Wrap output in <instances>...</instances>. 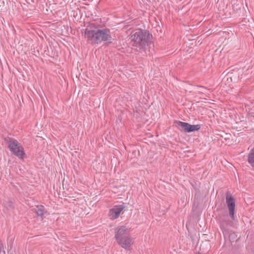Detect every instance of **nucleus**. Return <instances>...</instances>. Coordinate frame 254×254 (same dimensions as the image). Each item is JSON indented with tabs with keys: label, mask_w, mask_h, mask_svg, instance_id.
I'll return each mask as SVG.
<instances>
[{
	"label": "nucleus",
	"mask_w": 254,
	"mask_h": 254,
	"mask_svg": "<svg viewBox=\"0 0 254 254\" xmlns=\"http://www.w3.org/2000/svg\"><path fill=\"white\" fill-rule=\"evenodd\" d=\"M84 36L87 41L92 45L99 44L105 41L111 43L112 40L109 29H101L95 23H91L86 27Z\"/></svg>",
	"instance_id": "1"
},
{
	"label": "nucleus",
	"mask_w": 254,
	"mask_h": 254,
	"mask_svg": "<svg viewBox=\"0 0 254 254\" xmlns=\"http://www.w3.org/2000/svg\"><path fill=\"white\" fill-rule=\"evenodd\" d=\"M151 37L148 31L139 29L130 37L132 49L138 53L145 52Z\"/></svg>",
	"instance_id": "2"
},
{
	"label": "nucleus",
	"mask_w": 254,
	"mask_h": 254,
	"mask_svg": "<svg viewBox=\"0 0 254 254\" xmlns=\"http://www.w3.org/2000/svg\"><path fill=\"white\" fill-rule=\"evenodd\" d=\"M115 238L118 244L126 250H130L133 243L129 235V230L126 226H121L116 228Z\"/></svg>",
	"instance_id": "3"
},
{
	"label": "nucleus",
	"mask_w": 254,
	"mask_h": 254,
	"mask_svg": "<svg viewBox=\"0 0 254 254\" xmlns=\"http://www.w3.org/2000/svg\"><path fill=\"white\" fill-rule=\"evenodd\" d=\"M4 141L8 144L11 152L19 158H22L25 155L24 149L16 140L8 137L4 138Z\"/></svg>",
	"instance_id": "4"
},
{
	"label": "nucleus",
	"mask_w": 254,
	"mask_h": 254,
	"mask_svg": "<svg viewBox=\"0 0 254 254\" xmlns=\"http://www.w3.org/2000/svg\"><path fill=\"white\" fill-rule=\"evenodd\" d=\"M226 202L229 210V215L231 218L232 220H235V200L231 194L227 193Z\"/></svg>",
	"instance_id": "5"
},
{
	"label": "nucleus",
	"mask_w": 254,
	"mask_h": 254,
	"mask_svg": "<svg viewBox=\"0 0 254 254\" xmlns=\"http://www.w3.org/2000/svg\"><path fill=\"white\" fill-rule=\"evenodd\" d=\"M175 123L179 127H181L186 132H190L198 130L200 127L199 125H191L188 123L183 122L179 121H176Z\"/></svg>",
	"instance_id": "6"
},
{
	"label": "nucleus",
	"mask_w": 254,
	"mask_h": 254,
	"mask_svg": "<svg viewBox=\"0 0 254 254\" xmlns=\"http://www.w3.org/2000/svg\"><path fill=\"white\" fill-rule=\"evenodd\" d=\"M125 208L124 205H115L110 210L109 216L112 219H115L119 217L121 211Z\"/></svg>",
	"instance_id": "7"
},
{
	"label": "nucleus",
	"mask_w": 254,
	"mask_h": 254,
	"mask_svg": "<svg viewBox=\"0 0 254 254\" xmlns=\"http://www.w3.org/2000/svg\"><path fill=\"white\" fill-rule=\"evenodd\" d=\"M33 211L36 213L38 216L40 217L42 219L45 217V215L49 214L47 210L43 205L36 206V207L33 208Z\"/></svg>",
	"instance_id": "8"
},
{
	"label": "nucleus",
	"mask_w": 254,
	"mask_h": 254,
	"mask_svg": "<svg viewBox=\"0 0 254 254\" xmlns=\"http://www.w3.org/2000/svg\"><path fill=\"white\" fill-rule=\"evenodd\" d=\"M4 207L7 210H11L14 208L13 202L10 200H4L3 203Z\"/></svg>",
	"instance_id": "9"
},
{
	"label": "nucleus",
	"mask_w": 254,
	"mask_h": 254,
	"mask_svg": "<svg viewBox=\"0 0 254 254\" xmlns=\"http://www.w3.org/2000/svg\"><path fill=\"white\" fill-rule=\"evenodd\" d=\"M248 161L252 166L254 165V148L251 150L248 155Z\"/></svg>",
	"instance_id": "10"
},
{
	"label": "nucleus",
	"mask_w": 254,
	"mask_h": 254,
	"mask_svg": "<svg viewBox=\"0 0 254 254\" xmlns=\"http://www.w3.org/2000/svg\"><path fill=\"white\" fill-rule=\"evenodd\" d=\"M228 238L233 246V243L235 242L236 240L238 239L237 235L235 233H230L228 235Z\"/></svg>",
	"instance_id": "11"
},
{
	"label": "nucleus",
	"mask_w": 254,
	"mask_h": 254,
	"mask_svg": "<svg viewBox=\"0 0 254 254\" xmlns=\"http://www.w3.org/2000/svg\"><path fill=\"white\" fill-rule=\"evenodd\" d=\"M197 87L199 89L197 91L198 92V94H205V93H207L205 91V90L209 91L210 92H211L212 91L210 90V89H206L205 87L202 86H197Z\"/></svg>",
	"instance_id": "12"
},
{
	"label": "nucleus",
	"mask_w": 254,
	"mask_h": 254,
	"mask_svg": "<svg viewBox=\"0 0 254 254\" xmlns=\"http://www.w3.org/2000/svg\"><path fill=\"white\" fill-rule=\"evenodd\" d=\"M220 227L221 228V230H222V232L223 233V234L224 235V237H226L228 235L227 231L226 230V228L225 226V225L223 224L222 223H221L220 224Z\"/></svg>",
	"instance_id": "13"
},
{
	"label": "nucleus",
	"mask_w": 254,
	"mask_h": 254,
	"mask_svg": "<svg viewBox=\"0 0 254 254\" xmlns=\"http://www.w3.org/2000/svg\"><path fill=\"white\" fill-rule=\"evenodd\" d=\"M233 254H243L242 253L241 249L238 250V249H237L236 245H233Z\"/></svg>",
	"instance_id": "14"
},
{
	"label": "nucleus",
	"mask_w": 254,
	"mask_h": 254,
	"mask_svg": "<svg viewBox=\"0 0 254 254\" xmlns=\"http://www.w3.org/2000/svg\"><path fill=\"white\" fill-rule=\"evenodd\" d=\"M240 238H238L236 240V242H235V244L234 245H236V248H237V249H238V250L239 249H241V247H242L241 244L240 243Z\"/></svg>",
	"instance_id": "15"
},
{
	"label": "nucleus",
	"mask_w": 254,
	"mask_h": 254,
	"mask_svg": "<svg viewBox=\"0 0 254 254\" xmlns=\"http://www.w3.org/2000/svg\"><path fill=\"white\" fill-rule=\"evenodd\" d=\"M3 248V245L1 243V241L0 240V253L1 252L2 249Z\"/></svg>",
	"instance_id": "16"
}]
</instances>
